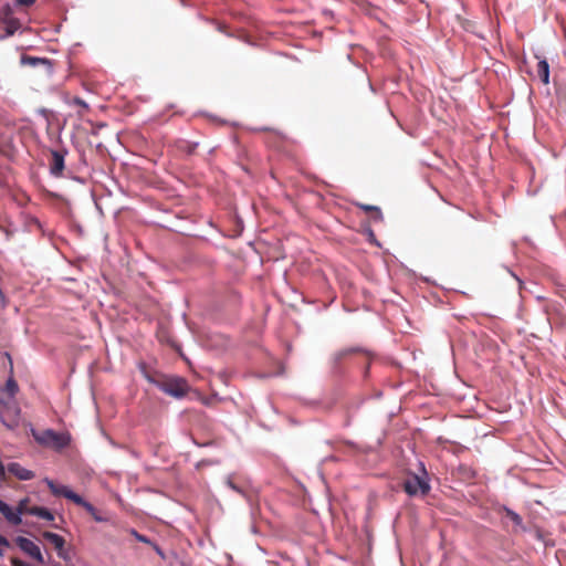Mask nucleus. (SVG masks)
<instances>
[{"instance_id": "1", "label": "nucleus", "mask_w": 566, "mask_h": 566, "mask_svg": "<svg viewBox=\"0 0 566 566\" xmlns=\"http://www.w3.org/2000/svg\"><path fill=\"white\" fill-rule=\"evenodd\" d=\"M158 387L165 394L178 399L185 397L190 390L188 381L181 377L165 378L158 384Z\"/></svg>"}, {"instance_id": "2", "label": "nucleus", "mask_w": 566, "mask_h": 566, "mask_svg": "<svg viewBox=\"0 0 566 566\" xmlns=\"http://www.w3.org/2000/svg\"><path fill=\"white\" fill-rule=\"evenodd\" d=\"M34 438L39 443L56 450H61L70 444V436L67 433L55 432L51 429L34 434Z\"/></svg>"}, {"instance_id": "3", "label": "nucleus", "mask_w": 566, "mask_h": 566, "mask_svg": "<svg viewBox=\"0 0 566 566\" xmlns=\"http://www.w3.org/2000/svg\"><path fill=\"white\" fill-rule=\"evenodd\" d=\"M0 23L4 30L2 38L13 35L21 27L19 19L14 17L13 8L10 4H3L0 8Z\"/></svg>"}, {"instance_id": "4", "label": "nucleus", "mask_w": 566, "mask_h": 566, "mask_svg": "<svg viewBox=\"0 0 566 566\" xmlns=\"http://www.w3.org/2000/svg\"><path fill=\"white\" fill-rule=\"evenodd\" d=\"M403 491L410 496L415 495H427L430 491L429 483L418 476L417 474H412L408 476L402 483Z\"/></svg>"}, {"instance_id": "5", "label": "nucleus", "mask_w": 566, "mask_h": 566, "mask_svg": "<svg viewBox=\"0 0 566 566\" xmlns=\"http://www.w3.org/2000/svg\"><path fill=\"white\" fill-rule=\"evenodd\" d=\"M15 543L19 546V548L23 551L27 555H29L31 558L35 559L38 563H44L40 547L31 539L19 536L15 538Z\"/></svg>"}, {"instance_id": "6", "label": "nucleus", "mask_w": 566, "mask_h": 566, "mask_svg": "<svg viewBox=\"0 0 566 566\" xmlns=\"http://www.w3.org/2000/svg\"><path fill=\"white\" fill-rule=\"evenodd\" d=\"M43 538L53 545L54 549L57 553V556L62 559H69L67 551L65 549V539L53 532L45 531L42 533Z\"/></svg>"}, {"instance_id": "7", "label": "nucleus", "mask_w": 566, "mask_h": 566, "mask_svg": "<svg viewBox=\"0 0 566 566\" xmlns=\"http://www.w3.org/2000/svg\"><path fill=\"white\" fill-rule=\"evenodd\" d=\"M44 482L46 483L48 488L52 492V494L56 496H64L71 501H73L75 504L81 502V496L76 493H74L72 490H70L65 485H57L52 480L45 479Z\"/></svg>"}, {"instance_id": "8", "label": "nucleus", "mask_w": 566, "mask_h": 566, "mask_svg": "<svg viewBox=\"0 0 566 566\" xmlns=\"http://www.w3.org/2000/svg\"><path fill=\"white\" fill-rule=\"evenodd\" d=\"M65 150H52L51 151V159H50V172L54 177H62L65 165H64V158H65Z\"/></svg>"}, {"instance_id": "9", "label": "nucleus", "mask_w": 566, "mask_h": 566, "mask_svg": "<svg viewBox=\"0 0 566 566\" xmlns=\"http://www.w3.org/2000/svg\"><path fill=\"white\" fill-rule=\"evenodd\" d=\"M9 473L17 476L19 480L28 481L34 478V473L31 470H28L20 465L17 462H12L8 465Z\"/></svg>"}, {"instance_id": "10", "label": "nucleus", "mask_w": 566, "mask_h": 566, "mask_svg": "<svg viewBox=\"0 0 566 566\" xmlns=\"http://www.w3.org/2000/svg\"><path fill=\"white\" fill-rule=\"evenodd\" d=\"M0 513L6 517V520L12 525H20L22 523V518L19 514L13 511L6 502L0 500Z\"/></svg>"}, {"instance_id": "11", "label": "nucleus", "mask_w": 566, "mask_h": 566, "mask_svg": "<svg viewBox=\"0 0 566 566\" xmlns=\"http://www.w3.org/2000/svg\"><path fill=\"white\" fill-rule=\"evenodd\" d=\"M536 72L544 84L549 83V65L545 59L537 62Z\"/></svg>"}, {"instance_id": "12", "label": "nucleus", "mask_w": 566, "mask_h": 566, "mask_svg": "<svg viewBox=\"0 0 566 566\" xmlns=\"http://www.w3.org/2000/svg\"><path fill=\"white\" fill-rule=\"evenodd\" d=\"M77 505H81L83 506L86 512L88 514H91V516L96 521V522H106L107 518L102 516L99 514V512L91 504L88 503L87 501H85L82 496H81V502L80 503H76Z\"/></svg>"}, {"instance_id": "13", "label": "nucleus", "mask_w": 566, "mask_h": 566, "mask_svg": "<svg viewBox=\"0 0 566 566\" xmlns=\"http://www.w3.org/2000/svg\"><path fill=\"white\" fill-rule=\"evenodd\" d=\"M129 534L133 535L138 542H142V543H145V544H148L150 545L158 555H160L161 557H164V553L161 551V548L155 544L154 542H151L147 536L143 535V534H139L136 530L132 528L129 530Z\"/></svg>"}, {"instance_id": "14", "label": "nucleus", "mask_w": 566, "mask_h": 566, "mask_svg": "<svg viewBox=\"0 0 566 566\" xmlns=\"http://www.w3.org/2000/svg\"><path fill=\"white\" fill-rule=\"evenodd\" d=\"M29 514L38 516V517L46 520V521L54 520V515L52 514V512L50 510H48L46 507H42V506H31Z\"/></svg>"}, {"instance_id": "15", "label": "nucleus", "mask_w": 566, "mask_h": 566, "mask_svg": "<svg viewBox=\"0 0 566 566\" xmlns=\"http://www.w3.org/2000/svg\"><path fill=\"white\" fill-rule=\"evenodd\" d=\"M21 63L23 65L36 66V65H51L50 60L45 57H35L30 55H22Z\"/></svg>"}, {"instance_id": "16", "label": "nucleus", "mask_w": 566, "mask_h": 566, "mask_svg": "<svg viewBox=\"0 0 566 566\" xmlns=\"http://www.w3.org/2000/svg\"><path fill=\"white\" fill-rule=\"evenodd\" d=\"M71 104L72 105H76L78 106L81 109L78 111V115L80 116H84L85 113H87L90 111V106L88 104L80 98V97H74L72 101H71Z\"/></svg>"}, {"instance_id": "17", "label": "nucleus", "mask_w": 566, "mask_h": 566, "mask_svg": "<svg viewBox=\"0 0 566 566\" xmlns=\"http://www.w3.org/2000/svg\"><path fill=\"white\" fill-rule=\"evenodd\" d=\"M4 389L11 397H13L18 392L19 387L17 381L12 377H10L6 382Z\"/></svg>"}, {"instance_id": "18", "label": "nucleus", "mask_w": 566, "mask_h": 566, "mask_svg": "<svg viewBox=\"0 0 566 566\" xmlns=\"http://www.w3.org/2000/svg\"><path fill=\"white\" fill-rule=\"evenodd\" d=\"M30 509L31 507L29 506V499L25 497L19 502L15 512L21 517L22 514H29Z\"/></svg>"}, {"instance_id": "19", "label": "nucleus", "mask_w": 566, "mask_h": 566, "mask_svg": "<svg viewBox=\"0 0 566 566\" xmlns=\"http://www.w3.org/2000/svg\"><path fill=\"white\" fill-rule=\"evenodd\" d=\"M505 515L509 517L516 526L522 527V517L510 509H505Z\"/></svg>"}, {"instance_id": "20", "label": "nucleus", "mask_w": 566, "mask_h": 566, "mask_svg": "<svg viewBox=\"0 0 566 566\" xmlns=\"http://www.w3.org/2000/svg\"><path fill=\"white\" fill-rule=\"evenodd\" d=\"M360 208L367 212L374 213L378 219H381V211L378 207L369 206V205H360Z\"/></svg>"}, {"instance_id": "21", "label": "nucleus", "mask_w": 566, "mask_h": 566, "mask_svg": "<svg viewBox=\"0 0 566 566\" xmlns=\"http://www.w3.org/2000/svg\"><path fill=\"white\" fill-rule=\"evenodd\" d=\"M226 484H227L231 490H233L234 492H237V493H239V494H242V495H244V494H245V493H244V490H243L241 486H239L238 484H235L231 478H228V479H227Z\"/></svg>"}, {"instance_id": "22", "label": "nucleus", "mask_w": 566, "mask_h": 566, "mask_svg": "<svg viewBox=\"0 0 566 566\" xmlns=\"http://www.w3.org/2000/svg\"><path fill=\"white\" fill-rule=\"evenodd\" d=\"M9 541L4 536L0 535V556L3 555V549L9 547Z\"/></svg>"}, {"instance_id": "23", "label": "nucleus", "mask_w": 566, "mask_h": 566, "mask_svg": "<svg viewBox=\"0 0 566 566\" xmlns=\"http://www.w3.org/2000/svg\"><path fill=\"white\" fill-rule=\"evenodd\" d=\"M36 0H15V4L19 7H30L35 3Z\"/></svg>"}, {"instance_id": "24", "label": "nucleus", "mask_w": 566, "mask_h": 566, "mask_svg": "<svg viewBox=\"0 0 566 566\" xmlns=\"http://www.w3.org/2000/svg\"><path fill=\"white\" fill-rule=\"evenodd\" d=\"M11 564H12L13 566H30V565H28L25 562H23V560H21V559H19V558H12V559H11Z\"/></svg>"}, {"instance_id": "25", "label": "nucleus", "mask_w": 566, "mask_h": 566, "mask_svg": "<svg viewBox=\"0 0 566 566\" xmlns=\"http://www.w3.org/2000/svg\"><path fill=\"white\" fill-rule=\"evenodd\" d=\"M196 147H197V144L188 145V149H187V151H188L189 154H192V153L195 151Z\"/></svg>"}, {"instance_id": "26", "label": "nucleus", "mask_w": 566, "mask_h": 566, "mask_svg": "<svg viewBox=\"0 0 566 566\" xmlns=\"http://www.w3.org/2000/svg\"><path fill=\"white\" fill-rule=\"evenodd\" d=\"M0 301H1L2 305H4V294L1 289H0Z\"/></svg>"}, {"instance_id": "27", "label": "nucleus", "mask_w": 566, "mask_h": 566, "mask_svg": "<svg viewBox=\"0 0 566 566\" xmlns=\"http://www.w3.org/2000/svg\"><path fill=\"white\" fill-rule=\"evenodd\" d=\"M560 94L566 98V90L562 91Z\"/></svg>"}, {"instance_id": "28", "label": "nucleus", "mask_w": 566, "mask_h": 566, "mask_svg": "<svg viewBox=\"0 0 566 566\" xmlns=\"http://www.w3.org/2000/svg\"><path fill=\"white\" fill-rule=\"evenodd\" d=\"M565 38H566V28H565Z\"/></svg>"}]
</instances>
